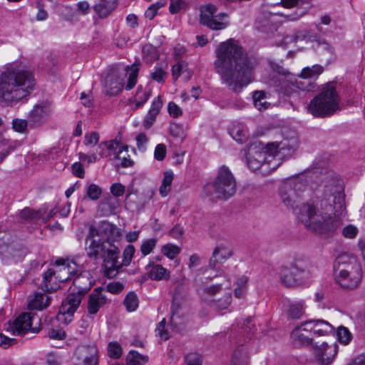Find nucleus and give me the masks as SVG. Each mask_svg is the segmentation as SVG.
Here are the masks:
<instances>
[{
  "instance_id": "412c9836",
  "label": "nucleus",
  "mask_w": 365,
  "mask_h": 365,
  "mask_svg": "<svg viewBox=\"0 0 365 365\" xmlns=\"http://www.w3.org/2000/svg\"><path fill=\"white\" fill-rule=\"evenodd\" d=\"M281 281L287 287H292L300 283L304 276L297 272L290 265L282 267L280 272Z\"/></svg>"
},
{
  "instance_id": "b1692460",
  "label": "nucleus",
  "mask_w": 365,
  "mask_h": 365,
  "mask_svg": "<svg viewBox=\"0 0 365 365\" xmlns=\"http://www.w3.org/2000/svg\"><path fill=\"white\" fill-rule=\"evenodd\" d=\"M163 106V101L160 96L155 98L151 104V107L145 115L143 120V125L146 128H150L155 121L157 115L159 114Z\"/></svg>"
},
{
  "instance_id": "69168bd1",
  "label": "nucleus",
  "mask_w": 365,
  "mask_h": 365,
  "mask_svg": "<svg viewBox=\"0 0 365 365\" xmlns=\"http://www.w3.org/2000/svg\"><path fill=\"white\" fill-rule=\"evenodd\" d=\"M165 3L153 4L145 11V16L147 19L152 20L157 14L158 9L163 7Z\"/></svg>"
},
{
  "instance_id": "1a4fd4ad",
  "label": "nucleus",
  "mask_w": 365,
  "mask_h": 365,
  "mask_svg": "<svg viewBox=\"0 0 365 365\" xmlns=\"http://www.w3.org/2000/svg\"><path fill=\"white\" fill-rule=\"evenodd\" d=\"M139 63H133L130 68L128 66L126 69L120 71H113L108 74L105 79V91L106 95L115 96L122 90L124 86V80L127 76V72L130 71L128 83L125 86L126 90L132 89L137 83L138 73L139 71Z\"/></svg>"
},
{
  "instance_id": "ddd939ff",
  "label": "nucleus",
  "mask_w": 365,
  "mask_h": 365,
  "mask_svg": "<svg viewBox=\"0 0 365 365\" xmlns=\"http://www.w3.org/2000/svg\"><path fill=\"white\" fill-rule=\"evenodd\" d=\"M279 195L282 202L288 207H291L297 212L299 196L295 190L294 182H284L280 188Z\"/></svg>"
},
{
  "instance_id": "8fccbe9b",
  "label": "nucleus",
  "mask_w": 365,
  "mask_h": 365,
  "mask_svg": "<svg viewBox=\"0 0 365 365\" xmlns=\"http://www.w3.org/2000/svg\"><path fill=\"white\" fill-rule=\"evenodd\" d=\"M161 252L169 259H173L180 252V248L172 244H167L162 247Z\"/></svg>"
},
{
  "instance_id": "f3484780",
  "label": "nucleus",
  "mask_w": 365,
  "mask_h": 365,
  "mask_svg": "<svg viewBox=\"0 0 365 365\" xmlns=\"http://www.w3.org/2000/svg\"><path fill=\"white\" fill-rule=\"evenodd\" d=\"M294 76L287 71H282V76H279L278 81L279 84L277 86V91L284 96H292L297 93V88H294L293 84Z\"/></svg>"
},
{
  "instance_id": "dca6fc26",
  "label": "nucleus",
  "mask_w": 365,
  "mask_h": 365,
  "mask_svg": "<svg viewBox=\"0 0 365 365\" xmlns=\"http://www.w3.org/2000/svg\"><path fill=\"white\" fill-rule=\"evenodd\" d=\"M108 302L106 291L101 287L96 288L88 297V312L96 314Z\"/></svg>"
},
{
  "instance_id": "603ef678",
  "label": "nucleus",
  "mask_w": 365,
  "mask_h": 365,
  "mask_svg": "<svg viewBox=\"0 0 365 365\" xmlns=\"http://www.w3.org/2000/svg\"><path fill=\"white\" fill-rule=\"evenodd\" d=\"M230 134L237 142L242 143L247 138V131L241 125L235 126L230 130Z\"/></svg>"
},
{
  "instance_id": "5701e85b",
  "label": "nucleus",
  "mask_w": 365,
  "mask_h": 365,
  "mask_svg": "<svg viewBox=\"0 0 365 365\" xmlns=\"http://www.w3.org/2000/svg\"><path fill=\"white\" fill-rule=\"evenodd\" d=\"M0 255L2 260L8 262L10 260L19 261L24 258L25 252L11 245H0Z\"/></svg>"
},
{
  "instance_id": "0e129e2a",
  "label": "nucleus",
  "mask_w": 365,
  "mask_h": 365,
  "mask_svg": "<svg viewBox=\"0 0 365 365\" xmlns=\"http://www.w3.org/2000/svg\"><path fill=\"white\" fill-rule=\"evenodd\" d=\"M231 365H247L246 356H242L240 350H236L232 356Z\"/></svg>"
},
{
  "instance_id": "6ab92c4d",
  "label": "nucleus",
  "mask_w": 365,
  "mask_h": 365,
  "mask_svg": "<svg viewBox=\"0 0 365 365\" xmlns=\"http://www.w3.org/2000/svg\"><path fill=\"white\" fill-rule=\"evenodd\" d=\"M305 327L309 328L315 336H326L334 333V328L328 322L322 319H313L306 321Z\"/></svg>"
},
{
  "instance_id": "c9c22d12",
  "label": "nucleus",
  "mask_w": 365,
  "mask_h": 365,
  "mask_svg": "<svg viewBox=\"0 0 365 365\" xmlns=\"http://www.w3.org/2000/svg\"><path fill=\"white\" fill-rule=\"evenodd\" d=\"M292 39L298 41H304L307 42L317 41L319 36L317 33L311 29H304L297 31L294 34V37Z\"/></svg>"
},
{
  "instance_id": "2f4dec72",
  "label": "nucleus",
  "mask_w": 365,
  "mask_h": 365,
  "mask_svg": "<svg viewBox=\"0 0 365 365\" xmlns=\"http://www.w3.org/2000/svg\"><path fill=\"white\" fill-rule=\"evenodd\" d=\"M50 299L48 296L41 293H36L34 297L28 304L30 309H43L48 306Z\"/></svg>"
},
{
  "instance_id": "c85d7f7f",
  "label": "nucleus",
  "mask_w": 365,
  "mask_h": 365,
  "mask_svg": "<svg viewBox=\"0 0 365 365\" xmlns=\"http://www.w3.org/2000/svg\"><path fill=\"white\" fill-rule=\"evenodd\" d=\"M81 351L86 354L82 365H98V350L96 345L82 346Z\"/></svg>"
},
{
  "instance_id": "f8f14e48",
  "label": "nucleus",
  "mask_w": 365,
  "mask_h": 365,
  "mask_svg": "<svg viewBox=\"0 0 365 365\" xmlns=\"http://www.w3.org/2000/svg\"><path fill=\"white\" fill-rule=\"evenodd\" d=\"M338 352V346L334 344L322 343L320 346L313 347L315 359L321 365H329L334 361Z\"/></svg>"
},
{
  "instance_id": "4d7b16f0",
  "label": "nucleus",
  "mask_w": 365,
  "mask_h": 365,
  "mask_svg": "<svg viewBox=\"0 0 365 365\" xmlns=\"http://www.w3.org/2000/svg\"><path fill=\"white\" fill-rule=\"evenodd\" d=\"M257 156L259 158H252L251 153L249 152L247 156V166L252 170L259 169L261 166V158H262V153H258Z\"/></svg>"
},
{
  "instance_id": "9d476101",
  "label": "nucleus",
  "mask_w": 365,
  "mask_h": 365,
  "mask_svg": "<svg viewBox=\"0 0 365 365\" xmlns=\"http://www.w3.org/2000/svg\"><path fill=\"white\" fill-rule=\"evenodd\" d=\"M334 274L342 277L344 274H352V281L347 286H354L361 279V269L356 257L344 253L337 257L334 264Z\"/></svg>"
},
{
  "instance_id": "49530a36",
  "label": "nucleus",
  "mask_w": 365,
  "mask_h": 365,
  "mask_svg": "<svg viewBox=\"0 0 365 365\" xmlns=\"http://www.w3.org/2000/svg\"><path fill=\"white\" fill-rule=\"evenodd\" d=\"M135 253V247L133 245H128L123 251V259L122 262L119 261V255L118 256V262L120 264V269L123 266H128L131 262L132 258Z\"/></svg>"
},
{
  "instance_id": "5fc2aeb1",
  "label": "nucleus",
  "mask_w": 365,
  "mask_h": 365,
  "mask_svg": "<svg viewBox=\"0 0 365 365\" xmlns=\"http://www.w3.org/2000/svg\"><path fill=\"white\" fill-rule=\"evenodd\" d=\"M20 217L27 220H37L41 217V213L39 211H35L30 208H24L20 212Z\"/></svg>"
},
{
  "instance_id": "473e14b6",
  "label": "nucleus",
  "mask_w": 365,
  "mask_h": 365,
  "mask_svg": "<svg viewBox=\"0 0 365 365\" xmlns=\"http://www.w3.org/2000/svg\"><path fill=\"white\" fill-rule=\"evenodd\" d=\"M304 302L302 300L290 303L287 310L288 317L293 319H299L304 314Z\"/></svg>"
},
{
  "instance_id": "4be33fe9",
  "label": "nucleus",
  "mask_w": 365,
  "mask_h": 365,
  "mask_svg": "<svg viewBox=\"0 0 365 365\" xmlns=\"http://www.w3.org/2000/svg\"><path fill=\"white\" fill-rule=\"evenodd\" d=\"M281 281L287 287H292L300 283L304 276L297 272L290 265L282 267L280 272Z\"/></svg>"
},
{
  "instance_id": "e2e57ef3",
  "label": "nucleus",
  "mask_w": 365,
  "mask_h": 365,
  "mask_svg": "<svg viewBox=\"0 0 365 365\" xmlns=\"http://www.w3.org/2000/svg\"><path fill=\"white\" fill-rule=\"evenodd\" d=\"M99 141V134L97 132H91L85 135L84 144L86 146H95Z\"/></svg>"
},
{
  "instance_id": "774afa93",
  "label": "nucleus",
  "mask_w": 365,
  "mask_h": 365,
  "mask_svg": "<svg viewBox=\"0 0 365 365\" xmlns=\"http://www.w3.org/2000/svg\"><path fill=\"white\" fill-rule=\"evenodd\" d=\"M28 121L26 120L16 118L13 120V128L19 133H24L27 128Z\"/></svg>"
},
{
  "instance_id": "39448f33",
  "label": "nucleus",
  "mask_w": 365,
  "mask_h": 365,
  "mask_svg": "<svg viewBox=\"0 0 365 365\" xmlns=\"http://www.w3.org/2000/svg\"><path fill=\"white\" fill-rule=\"evenodd\" d=\"M340 97L332 83H329L322 91L314 98L308 106V110L315 117H327L340 110Z\"/></svg>"
},
{
  "instance_id": "2eb2a0df",
  "label": "nucleus",
  "mask_w": 365,
  "mask_h": 365,
  "mask_svg": "<svg viewBox=\"0 0 365 365\" xmlns=\"http://www.w3.org/2000/svg\"><path fill=\"white\" fill-rule=\"evenodd\" d=\"M268 150L273 155L282 154L283 156L291 155L297 147V140L294 138L284 139L280 142L268 144Z\"/></svg>"
},
{
  "instance_id": "052dcab7",
  "label": "nucleus",
  "mask_w": 365,
  "mask_h": 365,
  "mask_svg": "<svg viewBox=\"0 0 365 365\" xmlns=\"http://www.w3.org/2000/svg\"><path fill=\"white\" fill-rule=\"evenodd\" d=\"M337 338L340 342L347 344L351 341V335L347 328L340 327L337 329Z\"/></svg>"
},
{
  "instance_id": "7c9ffc66",
  "label": "nucleus",
  "mask_w": 365,
  "mask_h": 365,
  "mask_svg": "<svg viewBox=\"0 0 365 365\" xmlns=\"http://www.w3.org/2000/svg\"><path fill=\"white\" fill-rule=\"evenodd\" d=\"M150 91H146L141 86H138L135 95L133 98L128 100L130 104H135L134 110L142 106L149 98Z\"/></svg>"
},
{
  "instance_id": "864d4df0",
  "label": "nucleus",
  "mask_w": 365,
  "mask_h": 365,
  "mask_svg": "<svg viewBox=\"0 0 365 365\" xmlns=\"http://www.w3.org/2000/svg\"><path fill=\"white\" fill-rule=\"evenodd\" d=\"M232 301V296L230 293L225 294L222 299L212 302L211 306L214 308L223 310L228 307Z\"/></svg>"
},
{
  "instance_id": "aec40b11",
  "label": "nucleus",
  "mask_w": 365,
  "mask_h": 365,
  "mask_svg": "<svg viewBox=\"0 0 365 365\" xmlns=\"http://www.w3.org/2000/svg\"><path fill=\"white\" fill-rule=\"evenodd\" d=\"M281 281L287 287H292L300 283L304 276L297 272L290 265L282 267L280 272Z\"/></svg>"
},
{
  "instance_id": "09e8293b",
  "label": "nucleus",
  "mask_w": 365,
  "mask_h": 365,
  "mask_svg": "<svg viewBox=\"0 0 365 365\" xmlns=\"http://www.w3.org/2000/svg\"><path fill=\"white\" fill-rule=\"evenodd\" d=\"M221 289L220 284L211 285L200 288L198 292L204 301H208V297H212L218 292Z\"/></svg>"
},
{
  "instance_id": "79ce46f5",
  "label": "nucleus",
  "mask_w": 365,
  "mask_h": 365,
  "mask_svg": "<svg viewBox=\"0 0 365 365\" xmlns=\"http://www.w3.org/2000/svg\"><path fill=\"white\" fill-rule=\"evenodd\" d=\"M142 53L143 58L148 62L156 61L159 58V53L156 47L151 44H145L142 48Z\"/></svg>"
},
{
  "instance_id": "bf43d9fd",
  "label": "nucleus",
  "mask_w": 365,
  "mask_h": 365,
  "mask_svg": "<svg viewBox=\"0 0 365 365\" xmlns=\"http://www.w3.org/2000/svg\"><path fill=\"white\" fill-rule=\"evenodd\" d=\"M101 193V188L96 184L90 185L86 190L87 196L92 200H98L100 197Z\"/></svg>"
},
{
  "instance_id": "ea45409f",
  "label": "nucleus",
  "mask_w": 365,
  "mask_h": 365,
  "mask_svg": "<svg viewBox=\"0 0 365 365\" xmlns=\"http://www.w3.org/2000/svg\"><path fill=\"white\" fill-rule=\"evenodd\" d=\"M294 88H297V91H314L317 87L315 83L312 82L309 78H302L299 76V79H294Z\"/></svg>"
},
{
  "instance_id": "f03ea898",
  "label": "nucleus",
  "mask_w": 365,
  "mask_h": 365,
  "mask_svg": "<svg viewBox=\"0 0 365 365\" xmlns=\"http://www.w3.org/2000/svg\"><path fill=\"white\" fill-rule=\"evenodd\" d=\"M214 67L221 81L230 91L240 93L254 78V64L240 43L230 38L215 49Z\"/></svg>"
},
{
  "instance_id": "680f3d73",
  "label": "nucleus",
  "mask_w": 365,
  "mask_h": 365,
  "mask_svg": "<svg viewBox=\"0 0 365 365\" xmlns=\"http://www.w3.org/2000/svg\"><path fill=\"white\" fill-rule=\"evenodd\" d=\"M185 0H170L169 11L172 14H177L186 7Z\"/></svg>"
},
{
  "instance_id": "0eeeda50",
  "label": "nucleus",
  "mask_w": 365,
  "mask_h": 365,
  "mask_svg": "<svg viewBox=\"0 0 365 365\" xmlns=\"http://www.w3.org/2000/svg\"><path fill=\"white\" fill-rule=\"evenodd\" d=\"M81 272V267L76 262L58 259L55 262L54 269H49L44 273L43 282L41 284V287L44 292H53L57 289L56 287L49 284L53 277L58 282H65Z\"/></svg>"
},
{
  "instance_id": "393cba45",
  "label": "nucleus",
  "mask_w": 365,
  "mask_h": 365,
  "mask_svg": "<svg viewBox=\"0 0 365 365\" xmlns=\"http://www.w3.org/2000/svg\"><path fill=\"white\" fill-rule=\"evenodd\" d=\"M119 206L118 200L110 195L104 197L98 204V211L101 215L108 216L115 212Z\"/></svg>"
},
{
  "instance_id": "a19ab883",
  "label": "nucleus",
  "mask_w": 365,
  "mask_h": 365,
  "mask_svg": "<svg viewBox=\"0 0 365 365\" xmlns=\"http://www.w3.org/2000/svg\"><path fill=\"white\" fill-rule=\"evenodd\" d=\"M324 71V68L320 65H314L312 67H306L302 69L299 76L302 78H316Z\"/></svg>"
},
{
  "instance_id": "37998d69",
  "label": "nucleus",
  "mask_w": 365,
  "mask_h": 365,
  "mask_svg": "<svg viewBox=\"0 0 365 365\" xmlns=\"http://www.w3.org/2000/svg\"><path fill=\"white\" fill-rule=\"evenodd\" d=\"M335 280L336 282L344 289H355L359 284L361 280H358L354 286H347L346 284H350L352 281V274H344L341 277L339 274H335Z\"/></svg>"
},
{
  "instance_id": "338daca9",
  "label": "nucleus",
  "mask_w": 365,
  "mask_h": 365,
  "mask_svg": "<svg viewBox=\"0 0 365 365\" xmlns=\"http://www.w3.org/2000/svg\"><path fill=\"white\" fill-rule=\"evenodd\" d=\"M166 77V73L161 68H155L153 72L150 73V78L158 83H163Z\"/></svg>"
},
{
  "instance_id": "f704fd0d",
  "label": "nucleus",
  "mask_w": 365,
  "mask_h": 365,
  "mask_svg": "<svg viewBox=\"0 0 365 365\" xmlns=\"http://www.w3.org/2000/svg\"><path fill=\"white\" fill-rule=\"evenodd\" d=\"M217 10V7L212 4L202 6L200 9V22L203 25L207 26L215 16Z\"/></svg>"
},
{
  "instance_id": "e433bc0d",
  "label": "nucleus",
  "mask_w": 365,
  "mask_h": 365,
  "mask_svg": "<svg viewBox=\"0 0 365 365\" xmlns=\"http://www.w3.org/2000/svg\"><path fill=\"white\" fill-rule=\"evenodd\" d=\"M148 361L147 356L142 355L136 351H130L126 356L127 365H145Z\"/></svg>"
},
{
  "instance_id": "a18cd8bd",
  "label": "nucleus",
  "mask_w": 365,
  "mask_h": 365,
  "mask_svg": "<svg viewBox=\"0 0 365 365\" xmlns=\"http://www.w3.org/2000/svg\"><path fill=\"white\" fill-rule=\"evenodd\" d=\"M115 158L120 160V165L123 168H128L133 165V162L127 156H121L123 153L128 151V147L123 146L120 144V147L117 150Z\"/></svg>"
},
{
  "instance_id": "4c0bfd02",
  "label": "nucleus",
  "mask_w": 365,
  "mask_h": 365,
  "mask_svg": "<svg viewBox=\"0 0 365 365\" xmlns=\"http://www.w3.org/2000/svg\"><path fill=\"white\" fill-rule=\"evenodd\" d=\"M227 18V15L225 13H221L218 15H215L207 26L213 30L223 29L228 25V22L225 21Z\"/></svg>"
},
{
  "instance_id": "f257e3e1",
  "label": "nucleus",
  "mask_w": 365,
  "mask_h": 365,
  "mask_svg": "<svg viewBox=\"0 0 365 365\" xmlns=\"http://www.w3.org/2000/svg\"><path fill=\"white\" fill-rule=\"evenodd\" d=\"M299 219L309 230L329 235L342 225L345 215L344 195L341 186L332 181L326 185L319 205L303 204L299 208Z\"/></svg>"
},
{
  "instance_id": "a211bd4d",
  "label": "nucleus",
  "mask_w": 365,
  "mask_h": 365,
  "mask_svg": "<svg viewBox=\"0 0 365 365\" xmlns=\"http://www.w3.org/2000/svg\"><path fill=\"white\" fill-rule=\"evenodd\" d=\"M306 322L297 327L292 332V337L296 343L302 345L312 344L314 335L309 328L305 327Z\"/></svg>"
},
{
  "instance_id": "de8ad7c7",
  "label": "nucleus",
  "mask_w": 365,
  "mask_h": 365,
  "mask_svg": "<svg viewBox=\"0 0 365 365\" xmlns=\"http://www.w3.org/2000/svg\"><path fill=\"white\" fill-rule=\"evenodd\" d=\"M124 305L128 312L135 311L138 307V299L134 292H129L124 299Z\"/></svg>"
},
{
  "instance_id": "3c124183",
  "label": "nucleus",
  "mask_w": 365,
  "mask_h": 365,
  "mask_svg": "<svg viewBox=\"0 0 365 365\" xmlns=\"http://www.w3.org/2000/svg\"><path fill=\"white\" fill-rule=\"evenodd\" d=\"M14 148L15 147L9 144L8 140L0 138V163Z\"/></svg>"
},
{
  "instance_id": "c03bdc74",
  "label": "nucleus",
  "mask_w": 365,
  "mask_h": 365,
  "mask_svg": "<svg viewBox=\"0 0 365 365\" xmlns=\"http://www.w3.org/2000/svg\"><path fill=\"white\" fill-rule=\"evenodd\" d=\"M248 279L246 276L240 277L237 281V287L235 289V296L237 298L245 297L247 292V284Z\"/></svg>"
},
{
  "instance_id": "bb28decb",
  "label": "nucleus",
  "mask_w": 365,
  "mask_h": 365,
  "mask_svg": "<svg viewBox=\"0 0 365 365\" xmlns=\"http://www.w3.org/2000/svg\"><path fill=\"white\" fill-rule=\"evenodd\" d=\"M117 6V0H98L94 10L101 18H106L111 14Z\"/></svg>"
},
{
  "instance_id": "6e6d98bb",
  "label": "nucleus",
  "mask_w": 365,
  "mask_h": 365,
  "mask_svg": "<svg viewBox=\"0 0 365 365\" xmlns=\"http://www.w3.org/2000/svg\"><path fill=\"white\" fill-rule=\"evenodd\" d=\"M108 353L110 357L118 359L122 355V348L116 341H112L108 344Z\"/></svg>"
},
{
  "instance_id": "13d9d810",
  "label": "nucleus",
  "mask_w": 365,
  "mask_h": 365,
  "mask_svg": "<svg viewBox=\"0 0 365 365\" xmlns=\"http://www.w3.org/2000/svg\"><path fill=\"white\" fill-rule=\"evenodd\" d=\"M157 243V240L155 238H150L145 240L140 247V251L143 256L149 255L153 250L155 248Z\"/></svg>"
},
{
  "instance_id": "58836bf2",
  "label": "nucleus",
  "mask_w": 365,
  "mask_h": 365,
  "mask_svg": "<svg viewBox=\"0 0 365 365\" xmlns=\"http://www.w3.org/2000/svg\"><path fill=\"white\" fill-rule=\"evenodd\" d=\"M255 108L259 110H264L269 108L270 103L266 101L265 93L262 91H257L252 96Z\"/></svg>"
},
{
  "instance_id": "a878e982",
  "label": "nucleus",
  "mask_w": 365,
  "mask_h": 365,
  "mask_svg": "<svg viewBox=\"0 0 365 365\" xmlns=\"http://www.w3.org/2000/svg\"><path fill=\"white\" fill-rule=\"evenodd\" d=\"M232 256V251L230 249L224 245L217 246L210 259L209 267L212 269L215 268L217 263L226 260Z\"/></svg>"
},
{
  "instance_id": "423d86ee",
  "label": "nucleus",
  "mask_w": 365,
  "mask_h": 365,
  "mask_svg": "<svg viewBox=\"0 0 365 365\" xmlns=\"http://www.w3.org/2000/svg\"><path fill=\"white\" fill-rule=\"evenodd\" d=\"M236 180L228 168L223 165L218 170L214 182L207 184L204 192L212 200H227L236 192Z\"/></svg>"
},
{
  "instance_id": "20e7f679",
  "label": "nucleus",
  "mask_w": 365,
  "mask_h": 365,
  "mask_svg": "<svg viewBox=\"0 0 365 365\" xmlns=\"http://www.w3.org/2000/svg\"><path fill=\"white\" fill-rule=\"evenodd\" d=\"M86 245L87 256L93 259H102L106 275L109 277H115L120 269V264L118 262L120 249L110 240L101 238L98 232L93 227L90 228L87 235Z\"/></svg>"
},
{
  "instance_id": "9b49d317",
  "label": "nucleus",
  "mask_w": 365,
  "mask_h": 365,
  "mask_svg": "<svg viewBox=\"0 0 365 365\" xmlns=\"http://www.w3.org/2000/svg\"><path fill=\"white\" fill-rule=\"evenodd\" d=\"M35 320L38 323V319L35 314L22 313L14 322H9L6 331L13 335H24L29 331L36 333L39 330L38 328L32 327Z\"/></svg>"
},
{
  "instance_id": "72a5a7b5",
  "label": "nucleus",
  "mask_w": 365,
  "mask_h": 365,
  "mask_svg": "<svg viewBox=\"0 0 365 365\" xmlns=\"http://www.w3.org/2000/svg\"><path fill=\"white\" fill-rule=\"evenodd\" d=\"M120 143L117 141L102 142L98 145V155L101 158H107L110 155V151H117Z\"/></svg>"
},
{
  "instance_id": "4468645a",
  "label": "nucleus",
  "mask_w": 365,
  "mask_h": 365,
  "mask_svg": "<svg viewBox=\"0 0 365 365\" xmlns=\"http://www.w3.org/2000/svg\"><path fill=\"white\" fill-rule=\"evenodd\" d=\"M51 112V104L48 101L37 103L29 112L28 120L33 125H40L46 121Z\"/></svg>"
},
{
  "instance_id": "7ed1b4c3",
  "label": "nucleus",
  "mask_w": 365,
  "mask_h": 365,
  "mask_svg": "<svg viewBox=\"0 0 365 365\" xmlns=\"http://www.w3.org/2000/svg\"><path fill=\"white\" fill-rule=\"evenodd\" d=\"M35 80L31 72L7 69L0 75V98L7 103H16L26 98L34 90Z\"/></svg>"
},
{
  "instance_id": "6e6552de",
  "label": "nucleus",
  "mask_w": 365,
  "mask_h": 365,
  "mask_svg": "<svg viewBox=\"0 0 365 365\" xmlns=\"http://www.w3.org/2000/svg\"><path fill=\"white\" fill-rule=\"evenodd\" d=\"M73 292L69 294L62 302L60 307V313L73 316L79 307L83 297L91 289L92 283L91 279L81 272H78L77 277L73 281Z\"/></svg>"
},
{
  "instance_id": "cd10ccee",
  "label": "nucleus",
  "mask_w": 365,
  "mask_h": 365,
  "mask_svg": "<svg viewBox=\"0 0 365 365\" xmlns=\"http://www.w3.org/2000/svg\"><path fill=\"white\" fill-rule=\"evenodd\" d=\"M146 269L150 278L152 279L160 281L163 279H168L170 277V272L162 265L155 264L153 262H150L146 266Z\"/></svg>"
},
{
  "instance_id": "c756f323",
  "label": "nucleus",
  "mask_w": 365,
  "mask_h": 365,
  "mask_svg": "<svg viewBox=\"0 0 365 365\" xmlns=\"http://www.w3.org/2000/svg\"><path fill=\"white\" fill-rule=\"evenodd\" d=\"M290 266L304 277L311 273L312 263L307 257L303 256L296 257Z\"/></svg>"
}]
</instances>
